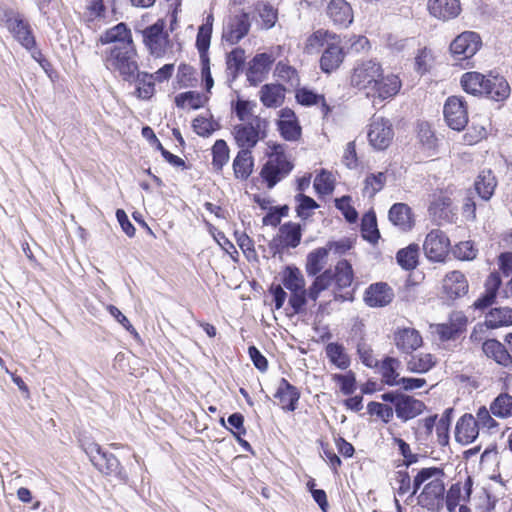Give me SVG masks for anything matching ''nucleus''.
<instances>
[{
  "label": "nucleus",
  "instance_id": "f257e3e1",
  "mask_svg": "<svg viewBox=\"0 0 512 512\" xmlns=\"http://www.w3.org/2000/svg\"><path fill=\"white\" fill-rule=\"evenodd\" d=\"M463 90L471 95H485L495 101H503L510 95V86L502 76L485 77L478 72H467L461 77Z\"/></svg>",
  "mask_w": 512,
  "mask_h": 512
},
{
  "label": "nucleus",
  "instance_id": "f03ea898",
  "mask_svg": "<svg viewBox=\"0 0 512 512\" xmlns=\"http://www.w3.org/2000/svg\"><path fill=\"white\" fill-rule=\"evenodd\" d=\"M293 168L294 164L285 154L283 146L274 144L272 152L268 154V160L260 171V176L266 183L267 188L272 189L277 183L286 178Z\"/></svg>",
  "mask_w": 512,
  "mask_h": 512
},
{
  "label": "nucleus",
  "instance_id": "7ed1b4c3",
  "mask_svg": "<svg viewBox=\"0 0 512 512\" xmlns=\"http://www.w3.org/2000/svg\"><path fill=\"white\" fill-rule=\"evenodd\" d=\"M121 47H112L105 57V65L108 69L118 71L123 80L131 82L135 79V73L139 66L136 60L137 53L130 42Z\"/></svg>",
  "mask_w": 512,
  "mask_h": 512
},
{
  "label": "nucleus",
  "instance_id": "20e7f679",
  "mask_svg": "<svg viewBox=\"0 0 512 512\" xmlns=\"http://www.w3.org/2000/svg\"><path fill=\"white\" fill-rule=\"evenodd\" d=\"M268 121L260 116H252L250 121L237 124L232 129L236 145L240 150L252 149L260 140L267 137Z\"/></svg>",
  "mask_w": 512,
  "mask_h": 512
},
{
  "label": "nucleus",
  "instance_id": "39448f33",
  "mask_svg": "<svg viewBox=\"0 0 512 512\" xmlns=\"http://www.w3.org/2000/svg\"><path fill=\"white\" fill-rule=\"evenodd\" d=\"M5 27L25 49L35 46V37L29 22L18 12L6 10L3 14Z\"/></svg>",
  "mask_w": 512,
  "mask_h": 512
},
{
  "label": "nucleus",
  "instance_id": "423d86ee",
  "mask_svg": "<svg viewBox=\"0 0 512 512\" xmlns=\"http://www.w3.org/2000/svg\"><path fill=\"white\" fill-rule=\"evenodd\" d=\"M332 283L335 284L334 299L336 301H352L353 290H349L353 279L354 272L352 265L345 259L340 260L335 269H331Z\"/></svg>",
  "mask_w": 512,
  "mask_h": 512
},
{
  "label": "nucleus",
  "instance_id": "0eeeda50",
  "mask_svg": "<svg viewBox=\"0 0 512 512\" xmlns=\"http://www.w3.org/2000/svg\"><path fill=\"white\" fill-rule=\"evenodd\" d=\"M444 117L447 125L456 131L463 130L468 123L466 103L461 97L451 96L444 105Z\"/></svg>",
  "mask_w": 512,
  "mask_h": 512
},
{
  "label": "nucleus",
  "instance_id": "6e6552de",
  "mask_svg": "<svg viewBox=\"0 0 512 512\" xmlns=\"http://www.w3.org/2000/svg\"><path fill=\"white\" fill-rule=\"evenodd\" d=\"M164 21L158 20L143 30V39L150 53L156 57L165 54L169 43L168 33L164 31Z\"/></svg>",
  "mask_w": 512,
  "mask_h": 512
},
{
  "label": "nucleus",
  "instance_id": "1a4fd4ad",
  "mask_svg": "<svg viewBox=\"0 0 512 512\" xmlns=\"http://www.w3.org/2000/svg\"><path fill=\"white\" fill-rule=\"evenodd\" d=\"M449 246L450 240L446 234L439 229H434L427 234L423 249L429 260L441 262L445 259Z\"/></svg>",
  "mask_w": 512,
  "mask_h": 512
},
{
  "label": "nucleus",
  "instance_id": "9d476101",
  "mask_svg": "<svg viewBox=\"0 0 512 512\" xmlns=\"http://www.w3.org/2000/svg\"><path fill=\"white\" fill-rule=\"evenodd\" d=\"M481 44V38L476 32L467 31L452 41L450 51L457 60H465L474 56Z\"/></svg>",
  "mask_w": 512,
  "mask_h": 512
},
{
  "label": "nucleus",
  "instance_id": "9b49d317",
  "mask_svg": "<svg viewBox=\"0 0 512 512\" xmlns=\"http://www.w3.org/2000/svg\"><path fill=\"white\" fill-rule=\"evenodd\" d=\"M382 69L379 63L368 60L358 64L351 75V84L358 89L372 88L381 77Z\"/></svg>",
  "mask_w": 512,
  "mask_h": 512
},
{
  "label": "nucleus",
  "instance_id": "f8f14e48",
  "mask_svg": "<svg viewBox=\"0 0 512 512\" xmlns=\"http://www.w3.org/2000/svg\"><path fill=\"white\" fill-rule=\"evenodd\" d=\"M394 136L392 124L383 117H373L368 131L370 144L377 150L386 149Z\"/></svg>",
  "mask_w": 512,
  "mask_h": 512
},
{
  "label": "nucleus",
  "instance_id": "ddd939ff",
  "mask_svg": "<svg viewBox=\"0 0 512 512\" xmlns=\"http://www.w3.org/2000/svg\"><path fill=\"white\" fill-rule=\"evenodd\" d=\"M251 27L249 14L240 12L229 18L222 33V39L231 45L237 44L249 32Z\"/></svg>",
  "mask_w": 512,
  "mask_h": 512
},
{
  "label": "nucleus",
  "instance_id": "4468645a",
  "mask_svg": "<svg viewBox=\"0 0 512 512\" xmlns=\"http://www.w3.org/2000/svg\"><path fill=\"white\" fill-rule=\"evenodd\" d=\"M445 486L441 479L436 478L425 485L418 496V504L430 511H439L444 504Z\"/></svg>",
  "mask_w": 512,
  "mask_h": 512
},
{
  "label": "nucleus",
  "instance_id": "2eb2a0df",
  "mask_svg": "<svg viewBox=\"0 0 512 512\" xmlns=\"http://www.w3.org/2000/svg\"><path fill=\"white\" fill-rule=\"evenodd\" d=\"M326 15L340 28H347L354 19L352 7L346 0H330L326 7Z\"/></svg>",
  "mask_w": 512,
  "mask_h": 512
},
{
  "label": "nucleus",
  "instance_id": "dca6fc26",
  "mask_svg": "<svg viewBox=\"0 0 512 512\" xmlns=\"http://www.w3.org/2000/svg\"><path fill=\"white\" fill-rule=\"evenodd\" d=\"M392 288L384 282L371 284L365 292L364 301L370 307H384L392 302Z\"/></svg>",
  "mask_w": 512,
  "mask_h": 512
},
{
  "label": "nucleus",
  "instance_id": "f3484780",
  "mask_svg": "<svg viewBox=\"0 0 512 512\" xmlns=\"http://www.w3.org/2000/svg\"><path fill=\"white\" fill-rule=\"evenodd\" d=\"M429 13L442 21L456 18L461 12L459 0H428Z\"/></svg>",
  "mask_w": 512,
  "mask_h": 512
},
{
  "label": "nucleus",
  "instance_id": "a211bd4d",
  "mask_svg": "<svg viewBox=\"0 0 512 512\" xmlns=\"http://www.w3.org/2000/svg\"><path fill=\"white\" fill-rule=\"evenodd\" d=\"M343 48L340 45V38L334 40L325 47L320 59V68L325 73L335 71L344 60Z\"/></svg>",
  "mask_w": 512,
  "mask_h": 512
},
{
  "label": "nucleus",
  "instance_id": "6ab92c4d",
  "mask_svg": "<svg viewBox=\"0 0 512 512\" xmlns=\"http://www.w3.org/2000/svg\"><path fill=\"white\" fill-rule=\"evenodd\" d=\"M479 434L476 419L471 414H464L457 421L455 427V439L462 445L472 443Z\"/></svg>",
  "mask_w": 512,
  "mask_h": 512
},
{
  "label": "nucleus",
  "instance_id": "aec40b11",
  "mask_svg": "<svg viewBox=\"0 0 512 512\" xmlns=\"http://www.w3.org/2000/svg\"><path fill=\"white\" fill-rule=\"evenodd\" d=\"M443 291L447 298L456 299L468 292V281L460 271H452L443 279Z\"/></svg>",
  "mask_w": 512,
  "mask_h": 512
},
{
  "label": "nucleus",
  "instance_id": "412c9836",
  "mask_svg": "<svg viewBox=\"0 0 512 512\" xmlns=\"http://www.w3.org/2000/svg\"><path fill=\"white\" fill-rule=\"evenodd\" d=\"M274 397L279 399L283 410L293 412L297 408L300 391L288 380L281 378Z\"/></svg>",
  "mask_w": 512,
  "mask_h": 512
},
{
  "label": "nucleus",
  "instance_id": "4be33fe9",
  "mask_svg": "<svg viewBox=\"0 0 512 512\" xmlns=\"http://www.w3.org/2000/svg\"><path fill=\"white\" fill-rule=\"evenodd\" d=\"M425 409V404L412 396L403 394L399 402L396 403V416L402 421H408L420 415Z\"/></svg>",
  "mask_w": 512,
  "mask_h": 512
},
{
  "label": "nucleus",
  "instance_id": "5701e85b",
  "mask_svg": "<svg viewBox=\"0 0 512 512\" xmlns=\"http://www.w3.org/2000/svg\"><path fill=\"white\" fill-rule=\"evenodd\" d=\"M101 473L113 475L121 481H127L128 476L121 467L119 460L112 453L104 452L93 464Z\"/></svg>",
  "mask_w": 512,
  "mask_h": 512
},
{
  "label": "nucleus",
  "instance_id": "b1692460",
  "mask_svg": "<svg viewBox=\"0 0 512 512\" xmlns=\"http://www.w3.org/2000/svg\"><path fill=\"white\" fill-rule=\"evenodd\" d=\"M401 88V81L396 75H387L379 77L374 85L372 86V90L374 91V96L379 98L380 100H386L388 98L394 97Z\"/></svg>",
  "mask_w": 512,
  "mask_h": 512
},
{
  "label": "nucleus",
  "instance_id": "393cba45",
  "mask_svg": "<svg viewBox=\"0 0 512 512\" xmlns=\"http://www.w3.org/2000/svg\"><path fill=\"white\" fill-rule=\"evenodd\" d=\"M394 341L396 347L404 353H412L422 345V337L413 328H403L395 333Z\"/></svg>",
  "mask_w": 512,
  "mask_h": 512
},
{
  "label": "nucleus",
  "instance_id": "a878e982",
  "mask_svg": "<svg viewBox=\"0 0 512 512\" xmlns=\"http://www.w3.org/2000/svg\"><path fill=\"white\" fill-rule=\"evenodd\" d=\"M390 222L401 231H409L414 225L410 207L405 203H395L388 212Z\"/></svg>",
  "mask_w": 512,
  "mask_h": 512
},
{
  "label": "nucleus",
  "instance_id": "bb28decb",
  "mask_svg": "<svg viewBox=\"0 0 512 512\" xmlns=\"http://www.w3.org/2000/svg\"><path fill=\"white\" fill-rule=\"evenodd\" d=\"M485 355L493 359L497 364L508 367L512 364V356L506 347L496 339H488L482 345Z\"/></svg>",
  "mask_w": 512,
  "mask_h": 512
},
{
  "label": "nucleus",
  "instance_id": "cd10ccee",
  "mask_svg": "<svg viewBox=\"0 0 512 512\" xmlns=\"http://www.w3.org/2000/svg\"><path fill=\"white\" fill-rule=\"evenodd\" d=\"M497 180L491 170H482L474 182V190L483 201H488L494 194Z\"/></svg>",
  "mask_w": 512,
  "mask_h": 512
},
{
  "label": "nucleus",
  "instance_id": "c85d7f7f",
  "mask_svg": "<svg viewBox=\"0 0 512 512\" xmlns=\"http://www.w3.org/2000/svg\"><path fill=\"white\" fill-rule=\"evenodd\" d=\"M467 318L464 315H456L448 323L438 324L436 332L442 341L453 340L466 328Z\"/></svg>",
  "mask_w": 512,
  "mask_h": 512
},
{
  "label": "nucleus",
  "instance_id": "c756f323",
  "mask_svg": "<svg viewBox=\"0 0 512 512\" xmlns=\"http://www.w3.org/2000/svg\"><path fill=\"white\" fill-rule=\"evenodd\" d=\"M100 42L102 44L114 43L113 47H121L126 42H130L133 45L131 31L125 23H119L108 29L101 35Z\"/></svg>",
  "mask_w": 512,
  "mask_h": 512
},
{
  "label": "nucleus",
  "instance_id": "7c9ffc66",
  "mask_svg": "<svg viewBox=\"0 0 512 512\" xmlns=\"http://www.w3.org/2000/svg\"><path fill=\"white\" fill-rule=\"evenodd\" d=\"M234 176L240 180H247L253 172L254 158L249 150H239L233 160Z\"/></svg>",
  "mask_w": 512,
  "mask_h": 512
},
{
  "label": "nucleus",
  "instance_id": "2f4dec72",
  "mask_svg": "<svg viewBox=\"0 0 512 512\" xmlns=\"http://www.w3.org/2000/svg\"><path fill=\"white\" fill-rule=\"evenodd\" d=\"M485 325L489 329L512 325V309L508 307L491 309L486 315Z\"/></svg>",
  "mask_w": 512,
  "mask_h": 512
},
{
  "label": "nucleus",
  "instance_id": "473e14b6",
  "mask_svg": "<svg viewBox=\"0 0 512 512\" xmlns=\"http://www.w3.org/2000/svg\"><path fill=\"white\" fill-rule=\"evenodd\" d=\"M131 82H136V95L142 100L150 99L155 93L154 75L147 72L135 73V79Z\"/></svg>",
  "mask_w": 512,
  "mask_h": 512
},
{
  "label": "nucleus",
  "instance_id": "72a5a7b5",
  "mask_svg": "<svg viewBox=\"0 0 512 512\" xmlns=\"http://www.w3.org/2000/svg\"><path fill=\"white\" fill-rule=\"evenodd\" d=\"M361 235L371 244H376L380 238L377 218L373 210L366 212L361 219Z\"/></svg>",
  "mask_w": 512,
  "mask_h": 512
},
{
  "label": "nucleus",
  "instance_id": "f704fd0d",
  "mask_svg": "<svg viewBox=\"0 0 512 512\" xmlns=\"http://www.w3.org/2000/svg\"><path fill=\"white\" fill-rule=\"evenodd\" d=\"M278 236L283 240L288 248H296L302 238V229L299 223L286 222L279 228Z\"/></svg>",
  "mask_w": 512,
  "mask_h": 512
},
{
  "label": "nucleus",
  "instance_id": "c9c22d12",
  "mask_svg": "<svg viewBox=\"0 0 512 512\" xmlns=\"http://www.w3.org/2000/svg\"><path fill=\"white\" fill-rule=\"evenodd\" d=\"M284 91L282 85L266 84L260 90V100L266 107H277L283 101Z\"/></svg>",
  "mask_w": 512,
  "mask_h": 512
},
{
  "label": "nucleus",
  "instance_id": "e433bc0d",
  "mask_svg": "<svg viewBox=\"0 0 512 512\" xmlns=\"http://www.w3.org/2000/svg\"><path fill=\"white\" fill-rule=\"evenodd\" d=\"M419 246L410 244L406 248L400 249L396 253L397 263L401 268L407 271L415 269L418 265Z\"/></svg>",
  "mask_w": 512,
  "mask_h": 512
},
{
  "label": "nucleus",
  "instance_id": "4c0bfd02",
  "mask_svg": "<svg viewBox=\"0 0 512 512\" xmlns=\"http://www.w3.org/2000/svg\"><path fill=\"white\" fill-rule=\"evenodd\" d=\"M334 40H338V35L328 30L319 29L308 37L306 50L309 53L318 51L321 47H327Z\"/></svg>",
  "mask_w": 512,
  "mask_h": 512
},
{
  "label": "nucleus",
  "instance_id": "58836bf2",
  "mask_svg": "<svg viewBox=\"0 0 512 512\" xmlns=\"http://www.w3.org/2000/svg\"><path fill=\"white\" fill-rule=\"evenodd\" d=\"M326 355L330 362L334 364L336 367L344 370L350 365V358L345 352V348L342 344L337 342H331L327 344Z\"/></svg>",
  "mask_w": 512,
  "mask_h": 512
},
{
  "label": "nucleus",
  "instance_id": "ea45409f",
  "mask_svg": "<svg viewBox=\"0 0 512 512\" xmlns=\"http://www.w3.org/2000/svg\"><path fill=\"white\" fill-rule=\"evenodd\" d=\"M283 286L290 292L305 290V279L295 266H287L282 278Z\"/></svg>",
  "mask_w": 512,
  "mask_h": 512
},
{
  "label": "nucleus",
  "instance_id": "a19ab883",
  "mask_svg": "<svg viewBox=\"0 0 512 512\" xmlns=\"http://www.w3.org/2000/svg\"><path fill=\"white\" fill-rule=\"evenodd\" d=\"M400 365V361L396 358L387 356L383 359L380 371L382 375V381L389 386L399 385V373L397 369Z\"/></svg>",
  "mask_w": 512,
  "mask_h": 512
},
{
  "label": "nucleus",
  "instance_id": "79ce46f5",
  "mask_svg": "<svg viewBox=\"0 0 512 512\" xmlns=\"http://www.w3.org/2000/svg\"><path fill=\"white\" fill-rule=\"evenodd\" d=\"M328 256V249L319 247L307 255L306 272L309 276H317L323 269Z\"/></svg>",
  "mask_w": 512,
  "mask_h": 512
},
{
  "label": "nucleus",
  "instance_id": "37998d69",
  "mask_svg": "<svg viewBox=\"0 0 512 512\" xmlns=\"http://www.w3.org/2000/svg\"><path fill=\"white\" fill-rule=\"evenodd\" d=\"M434 365L435 362L431 354L420 353L410 357L407 361V370L413 373L422 374L428 372Z\"/></svg>",
  "mask_w": 512,
  "mask_h": 512
},
{
  "label": "nucleus",
  "instance_id": "c03bdc74",
  "mask_svg": "<svg viewBox=\"0 0 512 512\" xmlns=\"http://www.w3.org/2000/svg\"><path fill=\"white\" fill-rule=\"evenodd\" d=\"M331 277V269H326L324 272L317 275L307 290L308 298L313 302H316L320 293L332 285Z\"/></svg>",
  "mask_w": 512,
  "mask_h": 512
},
{
  "label": "nucleus",
  "instance_id": "a18cd8bd",
  "mask_svg": "<svg viewBox=\"0 0 512 512\" xmlns=\"http://www.w3.org/2000/svg\"><path fill=\"white\" fill-rule=\"evenodd\" d=\"M491 413L499 418H507L512 415V396L507 393L498 395L490 405Z\"/></svg>",
  "mask_w": 512,
  "mask_h": 512
},
{
  "label": "nucleus",
  "instance_id": "49530a36",
  "mask_svg": "<svg viewBox=\"0 0 512 512\" xmlns=\"http://www.w3.org/2000/svg\"><path fill=\"white\" fill-rule=\"evenodd\" d=\"M452 200L450 197L440 195L429 205V213L439 219L448 220L451 213Z\"/></svg>",
  "mask_w": 512,
  "mask_h": 512
},
{
  "label": "nucleus",
  "instance_id": "de8ad7c7",
  "mask_svg": "<svg viewBox=\"0 0 512 512\" xmlns=\"http://www.w3.org/2000/svg\"><path fill=\"white\" fill-rule=\"evenodd\" d=\"M387 181L385 172L370 173L364 180L363 193L367 194L370 198H373L378 192H380Z\"/></svg>",
  "mask_w": 512,
  "mask_h": 512
},
{
  "label": "nucleus",
  "instance_id": "09e8293b",
  "mask_svg": "<svg viewBox=\"0 0 512 512\" xmlns=\"http://www.w3.org/2000/svg\"><path fill=\"white\" fill-rule=\"evenodd\" d=\"M229 153L230 149L225 140L218 139L215 141L214 145L212 146V165L216 170H222L223 167L227 164L229 161Z\"/></svg>",
  "mask_w": 512,
  "mask_h": 512
},
{
  "label": "nucleus",
  "instance_id": "8fccbe9b",
  "mask_svg": "<svg viewBox=\"0 0 512 512\" xmlns=\"http://www.w3.org/2000/svg\"><path fill=\"white\" fill-rule=\"evenodd\" d=\"M211 35L212 28H210L209 25H201L199 27L196 37V47L198 49L201 62L210 60L208 56V50L210 47Z\"/></svg>",
  "mask_w": 512,
  "mask_h": 512
},
{
  "label": "nucleus",
  "instance_id": "3c124183",
  "mask_svg": "<svg viewBox=\"0 0 512 512\" xmlns=\"http://www.w3.org/2000/svg\"><path fill=\"white\" fill-rule=\"evenodd\" d=\"M245 62V51L237 47L233 49L228 55L226 59L227 70L233 79H235L239 72L242 70Z\"/></svg>",
  "mask_w": 512,
  "mask_h": 512
},
{
  "label": "nucleus",
  "instance_id": "603ef678",
  "mask_svg": "<svg viewBox=\"0 0 512 512\" xmlns=\"http://www.w3.org/2000/svg\"><path fill=\"white\" fill-rule=\"evenodd\" d=\"M295 201L297 202V216L302 220L308 219L312 215L311 211L319 207L313 198L305 195L304 193H298L295 196Z\"/></svg>",
  "mask_w": 512,
  "mask_h": 512
},
{
  "label": "nucleus",
  "instance_id": "864d4df0",
  "mask_svg": "<svg viewBox=\"0 0 512 512\" xmlns=\"http://www.w3.org/2000/svg\"><path fill=\"white\" fill-rule=\"evenodd\" d=\"M453 408H447L436 425L438 443L445 446L449 442V428L451 425Z\"/></svg>",
  "mask_w": 512,
  "mask_h": 512
},
{
  "label": "nucleus",
  "instance_id": "5fc2aeb1",
  "mask_svg": "<svg viewBox=\"0 0 512 512\" xmlns=\"http://www.w3.org/2000/svg\"><path fill=\"white\" fill-rule=\"evenodd\" d=\"M278 129L281 136L287 141H295L301 135V127L296 119H280Z\"/></svg>",
  "mask_w": 512,
  "mask_h": 512
},
{
  "label": "nucleus",
  "instance_id": "6e6d98bb",
  "mask_svg": "<svg viewBox=\"0 0 512 512\" xmlns=\"http://www.w3.org/2000/svg\"><path fill=\"white\" fill-rule=\"evenodd\" d=\"M418 139L427 150H434L437 146V138L430 125L426 122L418 124Z\"/></svg>",
  "mask_w": 512,
  "mask_h": 512
},
{
  "label": "nucleus",
  "instance_id": "4d7b16f0",
  "mask_svg": "<svg viewBox=\"0 0 512 512\" xmlns=\"http://www.w3.org/2000/svg\"><path fill=\"white\" fill-rule=\"evenodd\" d=\"M351 197L344 195L335 199V207L340 210L349 223H355L358 219V212L350 205Z\"/></svg>",
  "mask_w": 512,
  "mask_h": 512
},
{
  "label": "nucleus",
  "instance_id": "13d9d810",
  "mask_svg": "<svg viewBox=\"0 0 512 512\" xmlns=\"http://www.w3.org/2000/svg\"><path fill=\"white\" fill-rule=\"evenodd\" d=\"M478 250L474 247L472 241H462L454 249V256L462 261H470L476 258Z\"/></svg>",
  "mask_w": 512,
  "mask_h": 512
},
{
  "label": "nucleus",
  "instance_id": "bf43d9fd",
  "mask_svg": "<svg viewBox=\"0 0 512 512\" xmlns=\"http://www.w3.org/2000/svg\"><path fill=\"white\" fill-rule=\"evenodd\" d=\"M192 127L197 135L209 137L217 129L218 125L204 116H197L192 122Z\"/></svg>",
  "mask_w": 512,
  "mask_h": 512
},
{
  "label": "nucleus",
  "instance_id": "052dcab7",
  "mask_svg": "<svg viewBox=\"0 0 512 512\" xmlns=\"http://www.w3.org/2000/svg\"><path fill=\"white\" fill-rule=\"evenodd\" d=\"M367 410L369 414L376 415L384 423L390 422L394 415L392 407L375 401H371L368 403Z\"/></svg>",
  "mask_w": 512,
  "mask_h": 512
},
{
  "label": "nucleus",
  "instance_id": "680f3d73",
  "mask_svg": "<svg viewBox=\"0 0 512 512\" xmlns=\"http://www.w3.org/2000/svg\"><path fill=\"white\" fill-rule=\"evenodd\" d=\"M333 378L340 384V390L344 395H351L356 390V378L352 371L345 374H335Z\"/></svg>",
  "mask_w": 512,
  "mask_h": 512
},
{
  "label": "nucleus",
  "instance_id": "e2e57ef3",
  "mask_svg": "<svg viewBox=\"0 0 512 512\" xmlns=\"http://www.w3.org/2000/svg\"><path fill=\"white\" fill-rule=\"evenodd\" d=\"M331 175L322 171L315 177L313 186L316 192L320 195L331 194L334 190V183L331 180Z\"/></svg>",
  "mask_w": 512,
  "mask_h": 512
},
{
  "label": "nucleus",
  "instance_id": "0e129e2a",
  "mask_svg": "<svg viewBox=\"0 0 512 512\" xmlns=\"http://www.w3.org/2000/svg\"><path fill=\"white\" fill-rule=\"evenodd\" d=\"M357 354L361 362L369 367L373 368L378 365V361L373 356V350L364 340H360L357 344Z\"/></svg>",
  "mask_w": 512,
  "mask_h": 512
},
{
  "label": "nucleus",
  "instance_id": "69168bd1",
  "mask_svg": "<svg viewBox=\"0 0 512 512\" xmlns=\"http://www.w3.org/2000/svg\"><path fill=\"white\" fill-rule=\"evenodd\" d=\"M307 290H301L297 292H290L288 304L293 309L294 314H301L305 311V305L308 300Z\"/></svg>",
  "mask_w": 512,
  "mask_h": 512
},
{
  "label": "nucleus",
  "instance_id": "338daca9",
  "mask_svg": "<svg viewBox=\"0 0 512 512\" xmlns=\"http://www.w3.org/2000/svg\"><path fill=\"white\" fill-rule=\"evenodd\" d=\"M272 64V58L266 53L257 54L249 63L250 70L256 71V73L266 74Z\"/></svg>",
  "mask_w": 512,
  "mask_h": 512
},
{
  "label": "nucleus",
  "instance_id": "774afa93",
  "mask_svg": "<svg viewBox=\"0 0 512 512\" xmlns=\"http://www.w3.org/2000/svg\"><path fill=\"white\" fill-rule=\"evenodd\" d=\"M296 100L303 106H312L320 102L322 95L307 88H300L296 91Z\"/></svg>",
  "mask_w": 512,
  "mask_h": 512
}]
</instances>
